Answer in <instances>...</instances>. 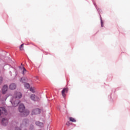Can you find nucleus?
<instances>
[{
  "instance_id": "f257e3e1",
  "label": "nucleus",
  "mask_w": 130,
  "mask_h": 130,
  "mask_svg": "<svg viewBox=\"0 0 130 130\" xmlns=\"http://www.w3.org/2000/svg\"><path fill=\"white\" fill-rule=\"evenodd\" d=\"M21 98H22V93L21 92H18L14 94V97L11 101L13 107L18 106V104L20 103L19 99H21Z\"/></svg>"
},
{
  "instance_id": "f03ea898",
  "label": "nucleus",
  "mask_w": 130,
  "mask_h": 130,
  "mask_svg": "<svg viewBox=\"0 0 130 130\" xmlns=\"http://www.w3.org/2000/svg\"><path fill=\"white\" fill-rule=\"evenodd\" d=\"M19 111L22 114V116H27L29 115V110H25V106L23 104H21L19 107Z\"/></svg>"
},
{
  "instance_id": "7ed1b4c3",
  "label": "nucleus",
  "mask_w": 130,
  "mask_h": 130,
  "mask_svg": "<svg viewBox=\"0 0 130 130\" xmlns=\"http://www.w3.org/2000/svg\"><path fill=\"white\" fill-rule=\"evenodd\" d=\"M40 112H41V110L39 108H35L34 109L31 111L32 115H37V114H40Z\"/></svg>"
},
{
  "instance_id": "20e7f679",
  "label": "nucleus",
  "mask_w": 130,
  "mask_h": 130,
  "mask_svg": "<svg viewBox=\"0 0 130 130\" xmlns=\"http://www.w3.org/2000/svg\"><path fill=\"white\" fill-rule=\"evenodd\" d=\"M7 110L4 107H0V116L2 115H7Z\"/></svg>"
},
{
  "instance_id": "39448f33",
  "label": "nucleus",
  "mask_w": 130,
  "mask_h": 130,
  "mask_svg": "<svg viewBox=\"0 0 130 130\" xmlns=\"http://www.w3.org/2000/svg\"><path fill=\"white\" fill-rule=\"evenodd\" d=\"M69 92V88H64L62 89L61 91V95L63 98H66V96H67V94L66 93H68Z\"/></svg>"
},
{
  "instance_id": "423d86ee",
  "label": "nucleus",
  "mask_w": 130,
  "mask_h": 130,
  "mask_svg": "<svg viewBox=\"0 0 130 130\" xmlns=\"http://www.w3.org/2000/svg\"><path fill=\"white\" fill-rule=\"evenodd\" d=\"M30 99L32 100V101H39L40 100L39 98L35 95L34 94H32L30 95Z\"/></svg>"
},
{
  "instance_id": "0eeeda50",
  "label": "nucleus",
  "mask_w": 130,
  "mask_h": 130,
  "mask_svg": "<svg viewBox=\"0 0 130 130\" xmlns=\"http://www.w3.org/2000/svg\"><path fill=\"white\" fill-rule=\"evenodd\" d=\"M17 87V85H16V84L15 83H12L9 86V89L11 90H15Z\"/></svg>"
},
{
  "instance_id": "6e6552de",
  "label": "nucleus",
  "mask_w": 130,
  "mask_h": 130,
  "mask_svg": "<svg viewBox=\"0 0 130 130\" xmlns=\"http://www.w3.org/2000/svg\"><path fill=\"white\" fill-rule=\"evenodd\" d=\"M8 91V85H4L2 88L3 94H5L6 92Z\"/></svg>"
},
{
  "instance_id": "1a4fd4ad",
  "label": "nucleus",
  "mask_w": 130,
  "mask_h": 130,
  "mask_svg": "<svg viewBox=\"0 0 130 130\" xmlns=\"http://www.w3.org/2000/svg\"><path fill=\"white\" fill-rule=\"evenodd\" d=\"M8 119H6L4 118L2 119V123L3 125H7V124H8Z\"/></svg>"
},
{
  "instance_id": "9d476101",
  "label": "nucleus",
  "mask_w": 130,
  "mask_h": 130,
  "mask_svg": "<svg viewBox=\"0 0 130 130\" xmlns=\"http://www.w3.org/2000/svg\"><path fill=\"white\" fill-rule=\"evenodd\" d=\"M36 125H38V126H41V127L43 126V123H41L39 121L36 122Z\"/></svg>"
},
{
  "instance_id": "9b49d317",
  "label": "nucleus",
  "mask_w": 130,
  "mask_h": 130,
  "mask_svg": "<svg viewBox=\"0 0 130 130\" xmlns=\"http://www.w3.org/2000/svg\"><path fill=\"white\" fill-rule=\"evenodd\" d=\"M24 87L26 88V89H29L30 88V84L29 83H24Z\"/></svg>"
},
{
  "instance_id": "f8f14e48",
  "label": "nucleus",
  "mask_w": 130,
  "mask_h": 130,
  "mask_svg": "<svg viewBox=\"0 0 130 130\" xmlns=\"http://www.w3.org/2000/svg\"><path fill=\"white\" fill-rule=\"evenodd\" d=\"M19 49L20 51L24 50V44H22L20 45V46L19 47Z\"/></svg>"
},
{
  "instance_id": "ddd939ff",
  "label": "nucleus",
  "mask_w": 130,
  "mask_h": 130,
  "mask_svg": "<svg viewBox=\"0 0 130 130\" xmlns=\"http://www.w3.org/2000/svg\"><path fill=\"white\" fill-rule=\"evenodd\" d=\"M20 81L21 83H25L26 82V78L22 77L20 79Z\"/></svg>"
},
{
  "instance_id": "4468645a",
  "label": "nucleus",
  "mask_w": 130,
  "mask_h": 130,
  "mask_svg": "<svg viewBox=\"0 0 130 130\" xmlns=\"http://www.w3.org/2000/svg\"><path fill=\"white\" fill-rule=\"evenodd\" d=\"M70 121H72V122H76V119L73 117L69 118Z\"/></svg>"
},
{
  "instance_id": "2eb2a0df",
  "label": "nucleus",
  "mask_w": 130,
  "mask_h": 130,
  "mask_svg": "<svg viewBox=\"0 0 130 130\" xmlns=\"http://www.w3.org/2000/svg\"><path fill=\"white\" fill-rule=\"evenodd\" d=\"M30 91H31V92L32 93H35V89L33 87H30Z\"/></svg>"
},
{
  "instance_id": "dca6fc26",
  "label": "nucleus",
  "mask_w": 130,
  "mask_h": 130,
  "mask_svg": "<svg viewBox=\"0 0 130 130\" xmlns=\"http://www.w3.org/2000/svg\"><path fill=\"white\" fill-rule=\"evenodd\" d=\"M23 74H24V73H26V69H25V68L23 67Z\"/></svg>"
},
{
  "instance_id": "f3484780",
  "label": "nucleus",
  "mask_w": 130,
  "mask_h": 130,
  "mask_svg": "<svg viewBox=\"0 0 130 130\" xmlns=\"http://www.w3.org/2000/svg\"><path fill=\"white\" fill-rule=\"evenodd\" d=\"M3 82V78L0 77V84H2Z\"/></svg>"
},
{
  "instance_id": "a211bd4d",
  "label": "nucleus",
  "mask_w": 130,
  "mask_h": 130,
  "mask_svg": "<svg viewBox=\"0 0 130 130\" xmlns=\"http://www.w3.org/2000/svg\"><path fill=\"white\" fill-rule=\"evenodd\" d=\"M66 124L69 126L70 125V122H67Z\"/></svg>"
},
{
  "instance_id": "6ab92c4d",
  "label": "nucleus",
  "mask_w": 130,
  "mask_h": 130,
  "mask_svg": "<svg viewBox=\"0 0 130 130\" xmlns=\"http://www.w3.org/2000/svg\"><path fill=\"white\" fill-rule=\"evenodd\" d=\"M15 130H21L19 127H17L15 128Z\"/></svg>"
},
{
  "instance_id": "aec40b11",
  "label": "nucleus",
  "mask_w": 130,
  "mask_h": 130,
  "mask_svg": "<svg viewBox=\"0 0 130 130\" xmlns=\"http://www.w3.org/2000/svg\"><path fill=\"white\" fill-rule=\"evenodd\" d=\"M36 79L37 80H38V76L36 77Z\"/></svg>"
},
{
  "instance_id": "412c9836",
  "label": "nucleus",
  "mask_w": 130,
  "mask_h": 130,
  "mask_svg": "<svg viewBox=\"0 0 130 130\" xmlns=\"http://www.w3.org/2000/svg\"><path fill=\"white\" fill-rule=\"evenodd\" d=\"M101 26H102V27H103V23H102Z\"/></svg>"
}]
</instances>
